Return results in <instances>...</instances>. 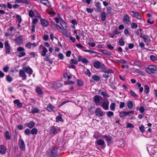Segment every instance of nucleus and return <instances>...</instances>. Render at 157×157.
<instances>
[{
	"label": "nucleus",
	"mask_w": 157,
	"mask_h": 157,
	"mask_svg": "<svg viewBox=\"0 0 157 157\" xmlns=\"http://www.w3.org/2000/svg\"><path fill=\"white\" fill-rule=\"evenodd\" d=\"M58 147L55 146L49 148L47 151V156L48 157H57L59 154L58 153Z\"/></svg>",
	"instance_id": "nucleus-1"
},
{
	"label": "nucleus",
	"mask_w": 157,
	"mask_h": 157,
	"mask_svg": "<svg viewBox=\"0 0 157 157\" xmlns=\"http://www.w3.org/2000/svg\"><path fill=\"white\" fill-rule=\"evenodd\" d=\"M156 69V67L154 66H149L148 68L145 69L146 71L149 74L154 73V72Z\"/></svg>",
	"instance_id": "nucleus-2"
},
{
	"label": "nucleus",
	"mask_w": 157,
	"mask_h": 157,
	"mask_svg": "<svg viewBox=\"0 0 157 157\" xmlns=\"http://www.w3.org/2000/svg\"><path fill=\"white\" fill-rule=\"evenodd\" d=\"M94 67L98 69L101 68V69L103 68L104 64L103 63H101L99 61H95L94 63Z\"/></svg>",
	"instance_id": "nucleus-3"
},
{
	"label": "nucleus",
	"mask_w": 157,
	"mask_h": 157,
	"mask_svg": "<svg viewBox=\"0 0 157 157\" xmlns=\"http://www.w3.org/2000/svg\"><path fill=\"white\" fill-rule=\"evenodd\" d=\"M130 19V17L127 14H126L124 16L122 21L126 24L128 25L131 22Z\"/></svg>",
	"instance_id": "nucleus-4"
},
{
	"label": "nucleus",
	"mask_w": 157,
	"mask_h": 157,
	"mask_svg": "<svg viewBox=\"0 0 157 157\" xmlns=\"http://www.w3.org/2000/svg\"><path fill=\"white\" fill-rule=\"evenodd\" d=\"M13 40L15 41L17 44H18V45H20L22 43V36H19L16 39H14Z\"/></svg>",
	"instance_id": "nucleus-5"
},
{
	"label": "nucleus",
	"mask_w": 157,
	"mask_h": 157,
	"mask_svg": "<svg viewBox=\"0 0 157 157\" xmlns=\"http://www.w3.org/2000/svg\"><path fill=\"white\" fill-rule=\"evenodd\" d=\"M140 36L143 39L144 41L145 42H148L151 40L150 37L147 35L141 33L140 34Z\"/></svg>",
	"instance_id": "nucleus-6"
},
{
	"label": "nucleus",
	"mask_w": 157,
	"mask_h": 157,
	"mask_svg": "<svg viewBox=\"0 0 157 157\" xmlns=\"http://www.w3.org/2000/svg\"><path fill=\"white\" fill-rule=\"evenodd\" d=\"M5 47L6 49V53L9 54L10 52V47L8 41L5 42Z\"/></svg>",
	"instance_id": "nucleus-7"
},
{
	"label": "nucleus",
	"mask_w": 157,
	"mask_h": 157,
	"mask_svg": "<svg viewBox=\"0 0 157 157\" xmlns=\"http://www.w3.org/2000/svg\"><path fill=\"white\" fill-rule=\"evenodd\" d=\"M94 100L96 105H97L99 103L100 100H102L103 98L101 97L99 95H96L94 97Z\"/></svg>",
	"instance_id": "nucleus-8"
},
{
	"label": "nucleus",
	"mask_w": 157,
	"mask_h": 157,
	"mask_svg": "<svg viewBox=\"0 0 157 157\" xmlns=\"http://www.w3.org/2000/svg\"><path fill=\"white\" fill-rule=\"evenodd\" d=\"M130 13L132 17H136L138 19H140L141 18V16L139 13L134 11H131Z\"/></svg>",
	"instance_id": "nucleus-9"
},
{
	"label": "nucleus",
	"mask_w": 157,
	"mask_h": 157,
	"mask_svg": "<svg viewBox=\"0 0 157 157\" xmlns=\"http://www.w3.org/2000/svg\"><path fill=\"white\" fill-rule=\"evenodd\" d=\"M19 145L21 149L23 151L25 150V145L22 139H21L19 140Z\"/></svg>",
	"instance_id": "nucleus-10"
},
{
	"label": "nucleus",
	"mask_w": 157,
	"mask_h": 157,
	"mask_svg": "<svg viewBox=\"0 0 157 157\" xmlns=\"http://www.w3.org/2000/svg\"><path fill=\"white\" fill-rule=\"evenodd\" d=\"M7 148L6 147L3 145H0V154L2 155L5 154Z\"/></svg>",
	"instance_id": "nucleus-11"
},
{
	"label": "nucleus",
	"mask_w": 157,
	"mask_h": 157,
	"mask_svg": "<svg viewBox=\"0 0 157 157\" xmlns=\"http://www.w3.org/2000/svg\"><path fill=\"white\" fill-rule=\"evenodd\" d=\"M96 115L98 117H101L104 115V112L101 110L100 108H97L95 111Z\"/></svg>",
	"instance_id": "nucleus-12"
},
{
	"label": "nucleus",
	"mask_w": 157,
	"mask_h": 157,
	"mask_svg": "<svg viewBox=\"0 0 157 157\" xmlns=\"http://www.w3.org/2000/svg\"><path fill=\"white\" fill-rule=\"evenodd\" d=\"M23 69L25 72L29 74L30 76L33 73L32 70L29 67H25L23 68Z\"/></svg>",
	"instance_id": "nucleus-13"
},
{
	"label": "nucleus",
	"mask_w": 157,
	"mask_h": 157,
	"mask_svg": "<svg viewBox=\"0 0 157 157\" xmlns=\"http://www.w3.org/2000/svg\"><path fill=\"white\" fill-rule=\"evenodd\" d=\"M40 21L42 25L44 27H46L49 25L48 21L44 19L41 18Z\"/></svg>",
	"instance_id": "nucleus-14"
},
{
	"label": "nucleus",
	"mask_w": 157,
	"mask_h": 157,
	"mask_svg": "<svg viewBox=\"0 0 157 157\" xmlns=\"http://www.w3.org/2000/svg\"><path fill=\"white\" fill-rule=\"evenodd\" d=\"M101 69L103 70V71L105 73H106L108 74L113 73V71L111 69H107L105 65L104 67H103V68L102 67Z\"/></svg>",
	"instance_id": "nucleus-15"
},
{
	"label": "nucleus",
	"mask_w": 157,
	"mask_h": 157,
	"mask_svg": "<svg viewBox=\"0 0 157 157\" xmlns=\"http://www.w3.org/2000/svg\"><path fill=\"white\" fill-rule=\"evenodd\" d=\"M132 112V111L124 112L123 111L120 113L119 114V116L121 117H124L129 115Z\"/></svg>",
	"instance_id": "nucleus-16"
},
{
	"label": "nucleus",
	"mask_w": 157,
	"mask_h": 157,
	"mask_svg": "<svg viewBox=\"0 0 157 157\" xmlns=\"http://www.w3.org/2000/svg\"><path fill=\"white\" fill-rule=\"evenodd\" d=\"M107 102L103 101L102 105H101L103 108L105 110H108L109 109V102L108 100L107 99Z\"/></svg>",
	"instance_id": "nucleus-17"
},
{
	"label": "nucleus",
	"mask_w": 157,
	"mask_h": 157,
	"mask_svg": "<svg viewBox=\"0 0 157 157\" xmlns=\"http://www.w3.org/2000/svg\"><path fill=\"white\" fill-rule=\"evenodd\" d=\"M19 74L20 76L22 77L24 79H25L26 78V75L25 71L23 69V70H20Z\"/></svg>",
	"instance_id": "nucleus-18"
},
{
	"label": "nucleus",
	"mask_w": 157,
	"mask_h": 157,
	"mask_svg": "<svg viewBox=\"0 0 157 157\" xmlns=\"http://www.w3.org/2000/svg\"><path fill=\"white\" fill-rule=\"evenodd\" d=\"M35 123L33 121H31L28 123H27L25 124L26 126H27L30 128H33L35 125Z\"/></svg>",
	"instance_id": "nucleus-19"
},
{
	"label": "nucleus",
	"mask_w": 157,
	"mask_h": 157,
	"mask_svg": "<svg viewBox=\"0 0 157 157\" xmlns=\"http://www.w3.org/2000/svg\"><path fill=\"white\" fill-rule=\"evenodd\" d=\"M36 93L39 95H42V94H43V93L42 89L39 87H37L36 88Z\"/></svg>",
	"instance_id": "nucleus-20"
},
{
	"label": "nucleus",
	"mask_w": 157,
	"mask_h": 157,
	"mask_svg": "<svg viewBox=\"0 0 157 157\" xmlns=\"http://www.w3.org/2000/svg\"><path fill=\"white\" fill-rule=\"evenodd\" d=\"M15 3H25L28 5L30 4L29 1L27 0H16L15 2Z\"/></svg>",
	"instance_id": "nucleus-21"
},
{
	"label": "nucleus",
	"mask_w": 157,
	"mask_h": 157,
	"mask_svg": "<svg viewBox=\"0 0 157 157\" xmlns=\"http://www.w3.org/2000/svg\"><path fill=\"white\" fill-rule=\"evenodd\" d=\"M56 129L55 126H53L51 127L50 129V133L55 135L57 133Z\"/></svg>",
	"instance_id": "nucleus-22"
},
{
	"label": "nucleus",
	"mask_w": 157,
	"mask_h": 157,
	"mask_svg": "<svg viewBox=\"0 0 157 157\" xmlns=\"http://www.w3.org/2000/svg\"><path fill=\"white\" fill-rule=\"evenodd\" d=\"M103 137L106 139L108 143H110L112 142V138L111 136H109L106 135L104 136Z\"/></svg>",
	"instance_id": "nucleus-23"
},
{
	"label": "nucleus",
	"mask_w": 157,
	"mask_h": 157,
	"mask_svg": "<svg viewBox=\"0 0 157 157\" xmlns=\"http://www.w3.org/2000/svg\"><path fill=\"white\" fill-rule=\"evenodd\" d=\"M96 6L97 7V10L96 11L98 12H99L101 11V5L100 3L99 2L96 3Z\"/></svg>",
	"instance_id": "nucleus-24"
},
{
	"label": "nucleus",
	"mask_w": 157,
	"mask_h": 157,
	"mask_svg": "<svg viewBox=\"0 0 157 157\" xmlns=\"http://www.w3.org/2000/svg\"><path fill=\"white\" fill-rule=\"evenodd\" d=\"M100 51L103 53L108 56H110L111 54V53L110 52L106 50L101 49L100 50Z\"/></svg>",
	"instance_id": "nucleus-25"
},
{
	"label": "nucleus",
	"mask_w": 157,
	"mask_h": 157,
	"mask_svg": "<svg viewBox=\"0 0 157 157\" xmlns=\"http://www.w3.org/2000/svg\"><path fill=\"white\" fill-rule=\"evenodd\" d=\"M40 2L42 4L46 6H48L49 5V2L47 0H41Z\"/></svg>",
	"instance_id": "nucleus-26"
},
{
	"label": "nucleus",
	"mask_w": 157,
	"mask_h": 157,
	"mask_svg": "<svg viewBox=\"0 0 157 157\" xmlns=\"http://www.w3.org/2000/svg\"><path fill=\"white\" fill-rule=\"evenodd\" d=\"M47 52V49L45 47H44L43 51L41 52V54L42 56H45Z\"/></svg>",
	"instance_id": "nucleus-27"
},
{
	"label": "nucleus",
	"mask_w": 157,
	"mask_h": 157,
	"mask_svg": "<svg viewBox=\"0 0 157 157\" xmlns=\"http://www.w3.org/2000/svg\"><path fill=\"white\" fill-rule=\"evenodd\" d=\"M96 143L99 145L102 146L105 144V142L103 140H99L96 141Z\"/></svg>",
	"instance_id": "nucleus-28"
},
{
	"label": "nucleus",
	"mask_w": 157,
	"mask_h": 157,
	"mask_svg": "<svg viewBox=\"0 0 157 157\" xmlns=\"http://www.w3.org/2000/svg\"><path fill=\"white\" fill-rule=\"evenodd\" d=\"M5 135L6 139L10 140V139L11 136L10 135L9 132L8 131H6L5 132Z\"/></svg>",
	"instance_id": "nucleus-29"
},
{
	"label": "nucleus",
	"mask_w": 157,
	"mask_h": 157,
	"mask_svg": "<svg viewBox=\"0 0 157 157\" xmlns=\"http://www.w3.org/2000/svg\"><path fill=\"white\" fill-rule=\"evenodd\" d=\"M54 87L56 89H58L59 88H60L62 86V84L59 82H56L54 83Z\"/></svg>",
	"instance_id": "nucleus-30"
},
{
	"label": "nucleus",
	"mask_w": 157,
	"mask_h": 157,
	"mask_svg": "<svg viewBox=\"0 0 157 157\" xmlns=\"http://www.w3.org/2000/svg\"><path fill=\"white\" fill-rule=\"evenodd\" d=\"M144 91L146 94H148L149 92V88L148 85H145L144 86Z\"/></svg>",
	"instance_id": "nucleus-31"
},
{
	"label": "nucleus",
	"mask_w": 157,
	"mask_h": 157,
	"mask_svg": "<svg viewBox=\"0 0 157 157\" xmlns=\"http://www.w3.org/2000/svg\"><path fill=\"white\" fill-rule=\"evenodd\" d=\"M38 132V130L37 129L35 128H33L31 130V133L32 135L33 134H36Z\"/></svg>",
	"instance_id": "nucleus-32"
},
{
	"label": "nucleus",
	"mask_w": 157,
	"mask_h": 157,
	"mask_svg": "<svg viewBox=\"0 0 157 157\" xmlns=\"http://www.w3.org/2000/svg\"><path fill=\"white\" fill-rule=\"evenodd\" d=\"M106 17V13L105 12L102 13L101 14V19L103 21H104Z\"/></svg>",
	"instance_id": "nucleus-33"
},
{
	"label": "nucleus",
	"mask_w": 157,
	"mask_h": 157,
	"mask_svg": "<svg viewBox=\"0 0 157 157\" xmlns=\"http://www.w3.org/2000/svg\"><path fill=\"white\" fill-rule=\"evenodd\" d=\"M54 107L52 106V105H50L48 106L47 108V109L49 112H51L53 110V109Z\"/></svg>",
	"instance_id": "nucleus-34"
},
{
	"label": "nucleus",
	"mask_w": 157,
	"mask_h": 157,
	"mask_svg": "<svg viewBox=\"0 0 157 157\" xmlns=\"http://www.w3.org/2000/svg\"><path fill=\"white\" fill-rule=\"evenodd\" d=\"M101 95L103 96V98H109V95L106 92H103L101 93Z\"/></svg>",
	"instance_id": "nucleus-35"
},
{
	"label": "nucleus",
	"mask_w": 157,
	"mask_h": 157,
	"mask_svg": "<svg viewBox=\"0 0 157 157\" xmlns=\"http://www.w3.org/2000/svg\"><path fill=\"white\" fill-rule=\"evenodd\" d=\"M133 104L132 102L131 101H129L127 102V106L130 109H132L133 107Z\"/></svg>",
	"instance_id": "nucleus-36"
},
{
	"label": "nucleus",
	"mask_w": 157,
	"mask_h": 157,
	"mask_svg": "<svg viewBox=\"0 0 157 157\" xmlns=\"http://www.w3.org/2000/svg\"><path fill=\"white\" fill-rule=\"evenodd\" d=\"M130 92V95L133 97L135 98H137L138 97V95L136 94L133 91L131 90Z\"/></svg>",
	"instance_id": "nucleus-37"
},
{
	"label": "nucleus",
	"mask_w": 157,
	"mask_h": 157,
	"mask_svg": "<svg viewBox=\"0 0 157 157\" xmlns=\"http://www.w3.org/2000/svg\"><path fill=\"white\" fill-rule=\"evenodd\" d=\"M115 103H112L110 105V109L111 110L114 111L115 108Z\"/></svg>",
	"instance_id": "nucleus-38"
},
{
	"label": "nucleus",
	"mask_w": 157,
	"mask_h": 157,
	"mask_svg": "<svg viewBox=\"0 0 157 157\" xmlns=\"http://www.w3.org/2000/svg\"><path fill=\"white\" fill-rule=\"evenodd\" d=\"M77 84L79 86H81L83 85V82L81 80L78 79L77 80Z\"/></svg>",
	"instance_id": "nucleus-39"
},
{
	"label": "nucleus",
	"mask_w": 157,
	"mask_h": 157,
	"mask_svg": "<svg viewBox=\"0 0 157 157\" xmlns=\"http://www.w3.org/2000/svg\"><path fill=\"white\" fill-rule=\"evenodd\" d=\"M138 25L137 24L134 22H132L131 23V27L133 29H136L137 28Z\"/></svg>",
	"instance_id": "nucleus-40"
},
{
	"label": "nucleus",
	"mask_w": 157,
	"mask_h": 157,
	"mask_svg": "<svg viewBox=\"0 0 157 157\" xmlns=\"http://www.w3.org/2000/svg\"><path fill=\"white\" fill-rule=\"evenodd\" d=\"M56 120L57 122H58L59 121H63V120L61 117L60 116H58L56 118Z\"/></svg>",
	"instance_id": "nucleus-41"
},
{
	"label": "nucleus",
	"mask_w": 157,
	"mask_h": 157,
	"mask_svg": "<svg viewBox=\"0 0 157 157\" xmlns=\"http://www.w3.org/2000/svg\"><path fill=\"white\" fill-rule=\"evenodd\" d=\"M92 78L94 80L96 81H98L100 80V78L99 76L96 75H94L93 76Z\"/></svg>",
	"instance_id": "nucleus-42"
},
{
	"label": "nucleus",
	"mask_w": 157,
	"mask_h": 157,
	"mask_svg": "<svg viewBox=\"0 0 157 157\" xmlns=\"http://www.w3.org/2000/svg\"><path fill=\"white\" fill-rule=\"evenodd\" d=\"M83 51L85 52H89L90 54H92V53H95V54H97V52L94 51H92V50H83Z\"/></svg>",
	"instance_id": "nucleus-43"
},
{
	"label": "nucleus",
	"mask_w": 157,
	"mask_h": 157,
	"mask_svg": "<svg viewBox=\"0 0 157 157\" xmlns=\"http://www.w3.org/2000/svg\"><path fill=\"white\" fill-rule=\"evenodd\" d=\"M40 110L37 108H34L32 111L31 113H37L39 112Z\"/></svg>",
	"instance_id": "nucleus-44"
},
{
	"label": "nucleus",
	"mask_w": 157,
	"mask_h": 157,
	"mask_svg": "<svg viewBox=\"0 0 157 157\" xmlns=\"http://www.w3.org/2000/svg\"><path fill=\"white\" fill-rule=\"evenodd\" d=\"M24 132L25 135H28L31 133V130L27 128L25 130Z\"/></svg>",
	"instance_id": "nucleus-45"
},
{
	"label": "nucleus",
	"mask_w": 157,
	"mask_h": 157,
	"mask_svg": "<svg viewBox=\"0 0 157 157\" xmlns=\"http://www.w3.org/2000/svg\"><path fill=\"white\" fill-rule=\"evenodd\" d=\"M150 58L153 61H157V58L154 55H151L150 56Z\"/></svg>",
	"instance_id": "nucleus-46"
},
{
	"label": "nucleus",
	"mask_w": 157,
	"mask_h": 157,
	"mask_svg": "<svg viewBox=\"0 0 157 157\" xmlns=\"http://www.w3.org/2000/svg\"><path fill=\"white\" fill-rule=\"evenodd\" d=\"M16 18L17 20L18 21V23H21V16L19 15H17L16 16Z\"/></svg>",
	"instance_id": "nucleus-47"
},
{
	"label": "nucleus",
	"mask_w": 157,
	"mask_h": 157,
	"mask_svg": "<svg viewBox=\"0 0 157 157\" xmlns=\"http://www.w3.org/2000/svg\"><path fill=\"white\" fill-rule=\"evenodd\" d=\"M6 80L9 82H11L12 80V78L9 75H7L6 77Z\"/></svg>",
	"instance_id": "nucleus-48"
},
{
	"label": "nucleus",
	"mask_w": 157,
	"mask_h": 157,
	"mask_svg": "<svg viewBox=\"0 0 157 157\" xmlns=\"http://www.w3.org/2000/svg\"><path fill=\"white\" fill-rule=\"evenodd\" d=\"M139 129L141 132L144 133L145 131L144 127L143 125H141L139 127Z\"/></svg>",
	"instance_id": "nucleus-49"
},
{
	"label": "nucleus",
	"mask_w": 157,
	"mask_h": 157,
	"mask_svg": "<svg viewBox=\"0 0 157 157\" xmlns=\"http://www.w3.org/2000/svg\"><path fill=\"white\" fill-rule=\"evenodd\" d=\"M70 63L71 64L74 63L77 64L78 63V61L75 59H71L70 61Z\"/></svg>",
	"instance_id": "nucleus-50"
},
{
	"label": "nucleus",
	"mask_w": 157,
	"mask_h": 157,
	"mask_svg": "<svg viewBox=\"0 0 157 157\" xmlns=\"http://www.w3.org/2000/svg\"><path fill=\"white\" fill-rule=\"evenodd\" d=\"M32 45V43L30 42H29L26 43L25 44V47L29 48L30 49L31 48V46Z\"/></svg>",
	"instance_id": "nucleus-51"
},
{
	"label": "nucleus",
	"mask_w": 157,
	"mask_h": 157,
	"mask_svg": "<svg viewBox=\"0 0 157 157\" xmlns=\"http://www.w3.org/2000/svg\"><path fill=\"white\" fill-rule=\"evenodd\" d=\"M62 33L64 34L66 37H67L69 36V34H70V33H68L66 30L63 31Z\"/></svg>",
	"instance_id": "nucleus-52"
},
{
	"label": "nucleus",
	"mask_w": 157,
	"mask_h": 157,
	"mask_svg": "<svg viewBox=\"0 0 157 157\" xmlns=\"http://www.w3.org/2000/svg\"><path fill=\"white\" fill-rule=\"evenodd\" d=\"M45 59L46 61H48L51 64H52V61L49 59L48 56H46Z\"/></svg>",
	"instance_id": "nucleus-53"
},
{
	"label": "nucleus",
	"mask_w": 157,
	"mask_h": 157,
	"mask_svg": "<svg viewBox=\"0 0 157 157\" xmlns=\"http://www.w3.org/2000/svg\"><path fill=\"white\" fill-rule=\"evenodd\" d=\"M82 62L83 63H89L88 60L85 58H84L82 59Z\"/></svg>",
	"instance_id": "nucleus-54"
},
{
	"label": "nucleus",
	"mask_w": 157,
	"mask_h": 157,
	"mask_svg": "<svg viewBox=\"0 0 157 157\" xmlns=\"http://www.w3.org/2000/svg\"><path fill=\"white\" fill-rule=\"evenodd\" d=\"M17 50L19 52H23L25 50V49L23 48L19 47L17 48Z\"/></svg>",
	"instance_id": "nucleus-55"
},
{
	"label": "nucleus",
	"mask_w": 157,
	"mask_h": 157,
	"mask_svg": "<svg viewBox=\"0 0 157 157\" xmlns=\"http://www.w3.org/2000/svg\"><path fill=\"white\" fill-rule=\"evenodd\" d=\"M29 15L30 17H33V13L32 10H30L29 12Z\"/></svg>",
	"instance_id": "nucleus-56"
},
{
	"label": "nucleus",
	"mask_w": 157,
	"mask_h": 157,
	"mask_svg": "<svg viewBox=\"0 0 157 157\" xmlns=\"http://www.w3.org/2000/svg\"><path fill=\"white\" fill-rule=\"evenodd\" d=\"M119 44L121 46L123 45L124 44V42L121 39H120L119 41Z\"/></svg>",
	"instance_id": "nucleus-57"
},
{
	"label": "nucleus",
	"mask_w": 157,
	"mask_h": 157,
	"mask_svg": "<svg viewBox=\"0 0 157 157\" xmlns=\"http://www.w3.org/2000/svg\"><path fill=\"white\" fill-rule=\"evenodd\" d=\"M25 52H20L18 55V56L19 57H21L22 56H25Z\"/></svg>",
	"instance_id": "nucleus-58"
},
{
	"label": "nucleus",
	"mask_w": 157,
	"mask_h": 157,
	"mask_svg": "<svg viewBox=\"0 0 157 157\" xmlns=\"http://www.w3.org/2000/svg\"><path fill=\"white\" fill-rule=\"evenodd\" d=\"M125 106V103L124 102H121L119 108L120 109H122Z\"/></svg>",
	"instance_id": "nucleus-59"
},
{
	"label": "nucleus",
	"mask_w": 157,
	"mask_h": 157,
	"mask_svg": "<svg viewBox=\"0 0 157 157\" xmlns=\"http://www.w3.org/2000/svg\"><path fill=\"white\" fill-rule=\"evenodd\" d=\"M113 113L112 111H109L107 113V115L109 117L113 115Z\"/></svg>",
	"instance_id": "nucleus-60"
},
{
	"label": "nucleus",
	"mask_w": 157,
	"mask_h": 157,
	"mask_svg": "<svg viewBox=\"0 0 157 157\" xmlns=\"http://www.w3.org/2000/svg\"><path fill=\"white\" fill-rule=\"evenodd\" d=\"M86 11L88 13H92L93 12L94 10L93 9L90 8H87L86 9Z\"/></svg>",
	"instance_id": "nucleus-61"
},
{
	"label": "nucleus",
	"mask_w": 157,
	"mask_h": 157,
	"mask_svg": "<svg viewBox=\"0 0 157 157\" xmlns=\"http://www.w3.org/2000/svg\"><path fill=\"white\" fill-rule=\"evenodd\" d=\"M127 128H133L134 127V126L133 124L130 123H128L126 127Z\"/></svg>",
	"instance_id": "nucleus-62"
},
{
	"label": "nucleus",
	"mask_w": 157,
	"mask_h": 157,
	"mask_svg": "<svg viewBox=\"0 0 157 157\" xmlns=\"http://www.w3.org/2000/svg\"><path fill=\"white\" fill-rule=\"evenodd\" d=\"M76 46L78 48H81V49H82L84 48V47L82 46L81 44H77L76 45Z\"/></svg>",
	"instance_id": "nucleus-63"
},
{
	"label": "nucleus",
	"mask_w": 157,
	"mask_h": 157,
	"mask_svg": "<svg viewBox=\"0 0 157 157\" xmlns=\"http://www.w3.org/2000/svg\"><path fill=\"white\" fill-rule=\"evenodd\" d=\"M110 76L109 74H104L103 75V77L106 79L108 78Z\"/></svg>",
	"instance_id": "nucleus-64"
}]
</instances>
